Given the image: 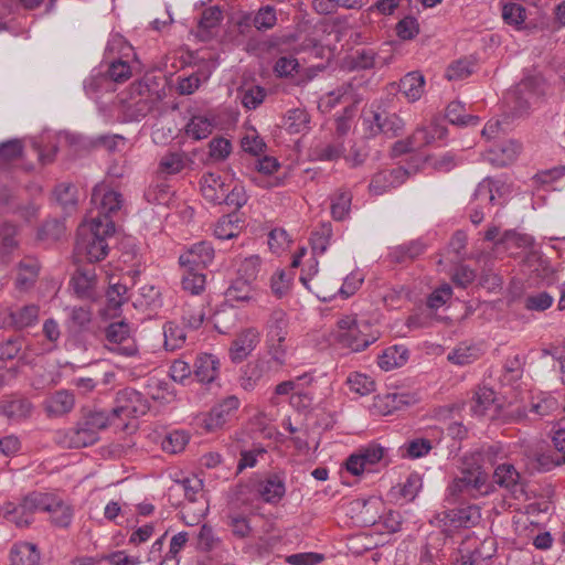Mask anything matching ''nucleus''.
Masks as SVG:
<instances>
[{
  "label": "nucleus",
  "instance_id": "obj_53",
  "mask_svg": "<svg viewBox=\"0 0 565 565\" xmlns=\"http://www.w3.org/2000/svg\"><path fill=\"white\" fill-rule=\"evenodd\" d=\"M108 81L114 83H124L131 76L130 65L121 60L113 61L105 74Z\"/></svg>",
  "mask_w": 565,
  "mask_h": 565
},
{
  "label": "nucleus",
  "instance_id": "obj_5",
  "mask_svg": "<svg viewBox=\"0 0 565 565\" xmlns=\"http://www.w3.org/2000/svg\"><path fill=\"white\" fill-rule=\"evenodd\" d=\"M106 349L125 358H139L140 352L136 340L131 335L130 326L124 321L110 323L105 329Z\"/></svg>",
  "mask_w": 565,
  "mask_h": 565
},
{
  "label": "nucleus",
  "instance_id": "obj_6",
  "mask_svg": "<svg viewBox=\"0 0 565 565\" xmlns=\"http://www.w3.org/2000/svg\"><path fill=\"white\" fill-rule=\"evenodd\" d=\"M149 406L143 396L134 388H125L117 393L116 406L113 408L110 417L114 422L116 417H137L147 413Z\"/></svg>",
  "mask_w": 565,
  "mask_h": 565
},
{
  "label": "nucleus",
  "instance_id": "obj_30",
  "mask_svg": "<svg viewBox=\"0 0 565 565\" xmlns=\"http://www.w3.org/2000/svg\"><path fill=\"white\" fill-rule=\"evenodd\" d=\"M23 152V145L19 139H11L0 143V180L8 174L9 164L19 159Z\"/></svg>",
  "mask_w": 565,
  "mask_h": 565
},
{
  "label": "nucleus",
  "instance_id": "obj_63",
  "mask_svg": "<svg viewBox=\"0 0 565 565\" xmlns=\"http://www.w3.org/2000/svg\"><path fill=\"white\" fill-rule=\"evenodd\" d=\"M554 298L546 291L529 295L524 300V307L532 311H544L548 309Z\"/></svg>",
  "mask_w": 565,
  "mask_h": 565
},
{
  "label": "nucleus",
  "instance_id": "obj_15",
  "mask_svg": "<svg viewBox=\"0 0 565 565\" xmlns=\"http://www.w3.org/2000/svg\"><path fill=\"white\" fill-rule=\"evenodd\" d=\"M470 411L477 417L494 418L498 412L494 391L489 387H478L470 401Z\"/></svg>",
  "mask_w": 565,
  "mask_h": 565
},
{
  "label": "nucleus",
  "instance_id": "obj_41",
  "mask_svg": "<svg viewBox=\"0 0 565 565\" xmlns=\"http://www.w3.org/2000/svg\"><path fill=\"white\" fill-rule=\"evenodd\" d=\"M226 525L230 527L231 533L239 540L249 537L253 531L249 519L238 512L227 513Z\"/></svg>",
  "mask_w": 565,
  "mask_h": 565
},
{
  "label": "nucleus",
  "instance_id": "obj_2",
  "mask_svg": "<svg viewBox=\"0 0 565 565\" xmlns=\"http://www.w3.org/2000/svg\"><path fill=\"white\" fill-rule=\"evenodd\" d=\"M115 232L113 221H102L99 217H93L89 223H84L78 227L76 252L84 256L88 262H99L108 254L107 237Z\"/></svg>",
  "mask_w": 565,
  "mask_h": 565
},
{
  "label": "nucleus",
  "instance_id": "obj_32",
  "mask_svg": "<svg viewBox=\"0 0 565 565\" xmlns=\"http://www.w3.org/2000/svg\"><path fill=\"white\" fill-rule=\"evenodd\" d=\"M289 320L281 309L274 310L266 323V339H287Z\"/></svg>",
  "mask_w": 565,
  "mask_h": 565
},
{
  "label": "nucleus",
  "instance_id": "obj_36",
  "mask_svg": "<svg viewBox=\"0 0 565 565\" xmlns=\"http://www.w3.org/2000/svg\"><path fill=\"white\" fill-rule=\"evenodd\" d=\"M214 128V119L206 116H193L185 127V134L195 139L201 140L207 138Z\"/></svg>",
  "mask_w": 565,
  "mask_h": 565
},
{
  "label": "nucleus",
  "instance_id": "obj_52",
  "mask_svg": "<svg viewBox=\"0 0 565 565\" xmlns=\"http://www.w3.org/2000/svg\"><path fill=\"white\" fill-rule=\"evenodd\" d=\"M347 384L349 385L352 392L361 396L367 395L371 392H373L375 385L374 381L371 377L361 373L351 374L347 380Z\"/></svg>",
  "mask_w": 565,
  "mask_h": 565
},
{
  "label": "nucleus",
  "instance_id": "obj_55",
  "mask_svg": "<svg viewBox=\"0 0 565 565\" xmlns=\"http://www.w3.org/2000/svg\"><path fill=\"white\" fill-rule=\"evenodd\" d=\"M107 310L116 311L128 300L127 287L122 284H113L107 290Z\"/></svg>",
  "mask_w": 565,
  "mask_h": 565
},
{
  "label": "nucleus",
  "instance_id": "obj_17",
  "mask_svg": "<svg viewBox=\"0 0 565 565\" xmlns=\"http://www.w3.org/2000/svg\"><path fill=\"white\" fill-rule=\"evenodd\" d=\"M493 481L499 487L510 491L515 498H518V493H523L521 476L511 463L499 465L494 469Z\"/></svg>",
  "mask_w": 565,
  "mask_h": 565
},
{
  "label": "nucleus",
  "instance_id": "obj_64",
  "mask_svg": "<svg viewBox=\"0 0 565 565\" xmlns=\"http://www.w3.org/2000/svg\"><path fill=\"white\" fill-rule=\"evenodd\" d=\"M276 22V11L270 6L260 8L253 19V24L257 30H269Z\"/></svg>",
  "mask_w": 565,
  "mask_h": 565
},
{
  "label": "nucleus",
  "instance_id": "obj_46",
  "mask_svg": "<svg viewBox=\"0 0 565 565\" xmlns=\"http://www.w3.org/2000/svg\"><path fill=\"white\" fill-rule=\"evenodd\" d=\"M170 196V186L164 182L151 183L145 191V199L151 204H166Z\"/></svg>",
  "mask_w": 565,
  "mask_h": 565
},
{
  "label": "nucleus",
  "instance_id": "obj_34",
  "mask_svg": "<svg viewBox=\"0 0 565 565\" xmlns=\"http://www.w3.org/2000/svg\"><path fill=\"white\" fill-rule=\"evenodd\" d=\"M331 215L335 221H343L348 217L351 203L352 194L348 190L339 189L330 198Z\"/></svg>",
  "mask_w": 565,
  "mask_h": 565
},
{
  "label": "nucleus",
  "instance_id": "obj_31",
  "mask_svg": "<svg viewBox=\"0 0 565 565\" xmlns=\"http://www.w3.org/2000/svg\"><path fill=\"white\" fill-rule=\"evenodd\" d=\"M242 230L241 217L237 212L222 216L215 227L214 235L220 239H230L239 234Z\"/></svg>",
  "mask_w": 565,
  "mask_h": 565
},
{
  "label": "nucleus",
  "instance_id": "obj_40",
  "mask_svg": "<svg viewBox=\"0 0 565 565\" xmlns=\"http://www.w3.org/2000/svg\"><path fill=\"white\" fill-rule=\"evenodd\" d=\"M446 118L452 125L469 126L479 121L478 116L466 113L465 105L460 102H451L446 108Z\"/></svg>",
  "mask_w": 565,
  "mask_h": 565
},
{
  "label": "nucleus",
  "instance_id": "obj_33",
  "mask_svg": "<svg viewBox=\"0 0 565 565\" xmlns=\"http://www.w3.org/2000/svg\"><path fill=\"white\" fill-rule=\"evenodd\" d=\"M257 291L254 282L237 277L226 290V297L232 301L249 302L256 299Z\"/></svg>",
  "mask_w": 565,
  "mask_h": 565
},
{
  "label": "nucleus",
  "instance_id": "obj_23",
  "mask_svg": "<svg viewBox=\"0 0 565 565\" xmlns=\"http://www.w3.org/2000/svg\"><path fill=\"white\" fill-rule=\"evenodd\" d=\"M46 513L51 516V522L60 527H67L72 523L73 508L58 495L52 493L50 508H46Z\"/></svg>",
  "mask_w": 565,
  "mask_h": 565
},
{
  "label": "nucleus",
  "instance_id": "obj_3",
  "mask_svg": "<svg viewBox=\"0 0 565 565\" xmlns=\"http://www.w3.org/2000/svg\"><path fill=\"white\" fill-rule=\"evenodd\" d=\"M492 492L488 475L480 468L465 469L447 488L446 500L455 503L459 500L478 499Z\"/></svg>",
  "mask_w": 565,
  "mask_h": 565
},
{
  "label": "nucleus",
  "instance_id": "obj_43",
  "mask_svg": "<svg viewBox=\"0 0 565 565\" xmlns=\"http://www.w3.org/2000/svg\"><path fill=\"white\" fill-rule=\"evenodd\" d=\"M406 353L405 349L401 351L398 347H391L379 356V366L385 371L398 367L406 362Z\"/></svg>",
  "mask_w": 565,
  "mask_h": 565
},
{
  "label": "nucleus",
  "instance_id": "obj_13",
  "mask_svg": "<svg viewBox=\"0 0 565 565\" xmlns=\"http://www.w3.org/2000/svg\"><path fill=\"white\" fill-rule=\"evenodd\" d=\"M260 333L255 328L242 331L233 341L230 349L231 360L235 363L244 361L259 343Z\"/></svg>",
  "mask_w": 565,
  "mask_h": 565
},
{
  "label": "nucleus",
  "instance_id": "obj_9",
  "mask_svg": "<svg viewBox=\"0 0 565 565\" xmlns=\"http://www.w3.org/2000/svg\"><path fill=\"white\" fill-rule=\"evenodd\" d=\"M92 202L99 205V214L96 217L110 221L109 216L121 209L124 199L121 193L102 184L94 188Z\"/></svg>",
  "mask_w": 565,
  "mask_h": 565
},
{
  "label": "nucleus",
  "instance_id": "obj_35",
  "mask_svg": "<svg viewBox=\"0 0 565 565\" xmlns=\"http://www.w3.org/2000/svg\"><path fill=\"white\" fill-rule=\"evenodd\" d=\"M188 161L184 152H168L159 161L158 173L166 175L177 174L186 167Z\"/></svg>",
  "mask_w": 565,
  "mask_h": 565
},
{
  "label": "nucleus",
  "instance_id": "obj_54",
  "mask_svg": "<svg viewBox=\"0 0 565 565\" xmlns=\"http://www.w3.org/2000/svg\"><path fill=\"white\" fill-rule=\"evenodd\" d=\"M375 120L382 132L391 134L392 136L399 135L405 127L404 120L396 114L388 115L383 120L381 118V115L376 114Z\"/></svg>",
  "mask_w": 565,
  "mask_h": 565
},
{
  "label": "nucleus",
  "instance_id": "obj_58",
  "mask_svg": "<svg viewBox=\"0 0 565 565\" xmlns=\"http://www.w3.org/2000/svg\"><path fill=\"white\" fill-rule=\"evenodd\" d=\"M221 545V539L216 536L213 529L206 524L202 525L198 534V548L203 552H210Z\"/></svg>",
  "mask_w": 565,
  "mask_h": 565
},
{
  "label": "nucleus",
  "instance_id": "obj_19",
  "mask_svg": "<svg viewBox=\"0 0 565 565\" xmlns=\"http://www.w3.org/2000/svg\"><path fill=\"white\" fill-rule=\"evenodd\" d=\"M427 245L422 239H414L392 247L388 257L392 263L405 264L413 262L426 250Z\"/></svg>",
  "mask_w": 565,
  "mask_h": 565
},
{
  "label": "nucleus",
  "instance_id": "obj_49",
  "mask_svg": "<svg viewBox=\"0 0 565 565\" xmlns=\"http://www.w3.org/2000/svg\"><path fill=\"white\" fill-rule=\"evenodd\" d=\"M189 443V436L182 430L169 433L162 440V449L169 454L181 452Z\"/></svg>",
  "mask_w": 565,
  "mask_h": 565
},
{
  "label": "nucleus",
  "instance_id": "obj_8",
  "mask_svg": "<svg viewBox=\"0 0 565 565\" xmlns=\"http://www.w3.org/2000/svg\"><path fill=\"white\" fill-rule=\"evenodd\" d=\"M446 132L447 129L443 125L437 120H431L427 125L419 126L405 147L402 142H397L395 149L402 152L417 150L433 143L435 140L443 139Z\"/></svg>",
  "mask_w": 565,
  "mask_h": 565
},
{
  "label": "nucleus",
  "instance_id": "obj_57",
  "mask_svg": "<svg viewBox=\"0 0 565 565\" xmlns=\"http://www.w3.org/2000/svg\"><path fill=\"white\" fill-rule=\"evenodd\" d=\"M502 18L505 23L520 28L525 20V9L519 3H505L502 7Z\"/></svg>",
  "mask_w": 565,
  "mask_h": 565
},
{
  "label": "nucleus",
  "instance_id": "obj_12",
  "mask_svg": "<svg viewBox=\"0 0 565 565\" xmlns=\"http://www.w3.org/2000/svg\"><path fill=\"white\" fill-rule=\"evenodd\" d=\"M407 177L408 172L401 167L380 171L373 175L369 189L373 194L382 195L391 189L403 184Z\"/></svg>",
  "mask_w": 565,
  "mask_h": 565
},
{
  "label": "nucleus",
  "instance_id": "obj_47",
  "mask_svg": "<svg viewBox=\"0 0 565 565\" xmlns=\"http://www.w3.org/2000/svg\"><path fill=\"white\" fill-rule=\"evenodd\" d=\"M262 259L257 255H252L242 260L237 269V277L254 282L260 271Z\"/></svg>",
  "mask_w": 565,
  "mask_h": 565
},
{
  "label": "nucleus",
  "instance_id": "obj_16",
  "mask_svg": "<svg viewBox=\"0 0 565 565\" xmlns=\"http://www.w3.org/2000/svg\"><path fill=\"white\" fill-rule=\"evenodd\" d=\"M74 406V394L67 390L56 391L44 401V411L49 417H62L71 413Z\"/></svg>",
  "mask_w": 565,
  "mask_h": 565
},
{
  "label": "nucleus",
  "instance_id": "obj_39",
  "mask_svg": "<svg viewBox=\"0 0 565 565\" xmlns=\"http://www.w3.org/2000/svg\"><path fill=\"white\" fill-rule=\"evenodd\" d=\"M284 127L289 134H300L309 128V115L300 108L290 109L284 118Z\"/></svg>",
  "mask_w": 565,
  "mask_h": 565
},
{
  "label": "nucleus",
  "instance_id": "obj_26",
  "mask_svg": "<svg viewBox=\"0 0 565 565\" xmlns=\"http://www.w3.org/2000/svg\"><path fill=\"white\" fill-rule=\"evenodd\" d=\"M284 480L277 476H269L258 484V493L265 502L276 503L285 495Z\"/></svg>",
  "mask_w": 565,
  "mask_h": 565
},
{
  "label": "nucleus",
  "instance_id": "obj_51",
  "mask_svg": "<svg viewBox=\"0 0 565 565\" xmlns=\"http://www.w3.org/2000/svg\"><path fill=\"white\" fill-rule=\"evenodd\" d=\"M2 511L6 520L15 524L18 527H25L30 525L33 520L29 513H23L22 510H20V503L17 505L9 502L3 505Z\"/></svg>",
  "mask_w": 565,
  "mask_h": 565
},
{
  "label": "nucleus",
  "instance_id": "obj_59",
  "mask_svg": "<svg viewBox=\"0 0 565 565\" xmlns=\"http://www.w3.org/2000/svg\"><path fill=\"white\" fill-rule=\"evenodd\" d=\"M265 97L266 90L260 86H252L241 92V102L247 109H256Z\"/></svg>",
  "mask_w": 565,
  "mask_h": 565
},
{
  "label": "nucleus",
  "instance_id": "obj_42",
  "mask_svg": "<svg viewBox=\"0 0 565 565\" xmlns=\"http://www.w3.org/2000/svg\"><path fill=\"white\" fill-rule=\"evenodd\" d=\"M72 284L79 298H89L96 284V276L87 270H78L72 278Z\"/></svg>",
  "mask_w": 565,
  "mask_h": 565
},
{
  "label": "nucleus",
  "instance_id": "obj_48",
  "mask_svg": "<svg viewBox=\"0 0 565 565\" xmlns=\"http://www.w3.org/2000/svg\"><path fill=\"white\" fill-rule=\"evenodd\" d=\"M68 311V327L72 329L84 330L92 321V311L86 307L66 308Z\"/></svg>",
  "mask_w": 565,
  "mask_h": 565
},
{
  "label": "nucleus",
  "instance_id": "obj_29",
  "mask_svg": "<svg viewBox=\"0 0 565 565\" xmlns=\"http://www.w3.org/2000/svg\"><path fill=\"white\" fill-rule=\"evenodd\" d=\"M425 79L418 72L407 73L399 82V92L408 102L418 100L424 93Z\"/></svg>",
  "mask_w": 565,
  "mask_h": 565
},
{
  "label": "nucleus",
  "instance_id": "obj_45",
  "mask_svg": "<svg viewBox=\"0 0 565 565\" xmlns=\"http://www.w3.org/2000/svg\"><path fill=\"white\" fill-rule=\"evenodd\" d=\"M164 347L167 350L174 351L185 342V333L179 326L168 322L163 327Z\"/></svg>",
  "mask_w": 565,
  "mask_h": 565
},
{
  "label": "nucleus",
  "instance_id": "obj_14",
  "mask_svg": "<svg viewBox=\"0 0 565 565\" xmlns=\"http://www.w3.org/2000/svg\"><path fill=\"white\" fill-rule=\"evenodd\" d=\"M522 146L515 140H505L492 146L484 154V160L495 167H504L516 160Z\"/></svg>",
  "mask_w": 565,
  "mask_h": 565
},
{
  "label": "nucleus",
  "instance_id": "obj_10",
  "mask_svg": "<svg viewBox=\"0 0 565 565\" xmlns=\"http://www.w3.org/2000/svg\"><path fill=\"white\" fill-rule=\"evenodd\" d=\"M437 519L445 526L450 527H471L480 522L481 513L477 505H468L454 510L443 511Z\"/></svg>",
  "mask_w": 565,
  "mask_h": 565
},
{
  "label": "nucleus",
  "instance_id": "obj_1",
  "mask_svg": "<svg viewBox=\"0 0 565 565\" xmlns=\"http://www.w3.org/2000/svg\"><path fill=\"white\" fill-rule=\"evenodd\" d=\"M113 424L105 411L84 412L74 427L57 430L54 439L65 448L88 447L98 441L100 430Z\"/></svg>",
  "mask_w": 565,
  "mask_h": 565
},
{
  "label": "nucleus",
  "instance_id": "obj_11",
  "mask_svg": "<svg viewBox=\"0 0 565 565\" xmlns=\"http://www.w3.org/2000/svg\"><path fill=\"white\" fill-rule=\"evenodd\" d=\"M214 258V248L207 242L192 245L179 257V264L185 269L198 270L206 267Z\"/></svg>",
  "mask_w": 565,
  "mask_h": 565
},
{
  "label": "nucleus",
  "instance_id": "obj_28",
  "mask_svg": "<svg viewBox=\"0 0 565 565\" xmlns=\"http://www.w3.org/2000/svg\"><path fill=\"white\" fill-rule=\"evenodd\" d=\"M481 354V349L477 344L462 342L449 352L447 359L452 364L463 366L477 361Z\"/></svg>",
  "mask_w": 565,
  "mask_h": 565
},
{
  "label": "nucleus",
  "instance_id": "obj_20",
  "mask_svg": "<svg viewBox=\"0 0 565 565\" xmlns=\"http://www.w3.org/2000/svg\"><path fill=\"white\" fill-rule=\"evenodd\" d=\"M201 192L205 200L221 204L222 200L225 199V192L227 191V186L223 182L220 175L209 172L202 175L201 181Z\"/></svg>",
  "mask_w": 565,
  "mask_h": 565
},
{
  "label": "nucleus",
  "instance_id": "obj_50",
  "mask_svg": "<svg viewBox=\"0 0 565 565\" xmlns=\"http://www.w3.org/2000/svg\"><path fill=\"white\" fill-rule=\"evenodd\" d=\"M344 151L342 142H322L316 146L315 154L320 161H332L339 159Z\"/></svg>",
  "mask_w": 565,
  "mask_h": 565
},
{
  "label": "nucleus",
  "instance_id": "obj_21",
  "mask_svg": "<svg viewBox=\"0 0 565 565\" xmlns=\"http://www.w3.org/2000/svg\"><path fill=\"white\" fill-rule=\"evenodd\" d=\"M40 559V552L33 543L18 542L10 550L11 565H39Z\"/></svg>",
  "mask_w": 565,
  "mask_h": 565
},
{
  "label": "nucleus",
  "instance_id": "obj_62",
  "mask_svg": "<svg viewBox=\"0 0 565 565\" xmlns=\"http://www.w3.org/2000/svg\"><path fill=\"white\" fill-rule=\"evenodd\" d=\"M17 227L10 223L0 225V255L9 254L15 246Z\"/></svg>",
  "mask_w": 565,
  "mask_h": 565
},
{
  "label": "nucleus",
  "instance_id": "obj_22",
  "mask_svg": "<svg viewBox=\"0 0 565 565\" xmlns=\"http://www.w3.org/2000/svg\"><path fill=\"white\" fill-rule=\"evenodd\" d=\"M32 411V403L22 396L8 397L0 405V413L14 420L28 418Z\"/></svg>",
  "mask_w": 565,
  "mask_h": 565
},
{
  "label": "nucleus",
  "instance_id": "obj_27",
  "mask_svg": "<svg viewBox=\"0 0 565 565\" xmlns=\"http://www.w3.org/2000/svg\"><path fill=\"white\" fill-rule=\"evenodd\" d=\"M265 344L269 367L281 369L285 366L289 350L287 341L279 338L266 339Z\"/></svg>",
  "mask_w": 565,
  "mask_h": 565
},
{
  "label": "nucleus",
  "instance_id": "obj_61",
  "mask_svg": "<svg viewBox=\"0 0 565 565\" xmlns=\"http://www.w3.org/2000/svg\"><path fill=\"white\" fill-rule=\"evenodd\" d=\"M473 63L467 58L459 60L450 64L446 72L449 81H460L471 75Z\"/></svg>",
  "mask_w": 565,
  "mask_h": 565
},
{
  "label": "nucleus",
  "instance_id": "obj_18",
  "mask_svg": "<svg viewBox=\"0 0 565 565\" xmlns=\"http://www.w3.org/2000/svg\"><path fill=\"white\" fill-rule=\"evenodd\" d=\"M220 360L213 354H200L193 365L194 376L201 383H212L218 375Z\"/></svg>",
  "mask_w": 565,
  "mask_h": 565
},
{
  "label": "nucleus",
  "instance_id": "obj_4",
  "mask_svg": "<svg viewBox=\"0 0 565 565\" xmlns=\"http://www.w3.org/2000/svg\"><path fill=\"white\" fill-rule=\"evenodd\" d=\"M338 341L354 352L365 350L380 338V332L373 329L366 320H356L347 316L338 321Z\"/></svg>",
  "mask_w": 565,
  "mask_h": 565
},
{
  "label": "nucleus",
  "instance_id": "obj_25",
  "mask_svg": "<svg viewBox=\"0 0 565 565\" xmlns=\"http://www.w3.org/2000/svg\"><path fill=\"white\" fill-rule=\"evenodd\" d=\"M408 403V396L405 394L386 393L374 397L372 409L379 415H388Z\"/></svg>",
  "mask_w": 565,
  "mask_h": 565
},
{
  "label": "nucleus",
  "instance_id": "obj_7",
  "mask_svg": "<svg viewBox=\"0 0 565 565\" xmlns=\"http://www.w3.org/2000/svg\"><path fill=\"white\" fill-rule=\"evenodd\" d=\"M238 407L239 399L236 396H228L199 419L200 426L207 433L215 431L234 417Z\"/></svg>",
  "mask_w": 565,
  "mask_h": 565
},
{
  "label": "nucleus",
  "instance_id": "obj_60",
  "mask_svg": "<svg viewBox=\"0 0 565 565\" xmlns=\"http://www.w3.org/2000/svg\"><path fill=\"white\" fill-rule=\"evenodd\" d=\"M241 146L245 152L253 156H260L266 149V143L258 136L256 130H250L249 132H247L242 138Z\"/></svg>",
  "mask_w": 565,
  "mask_h": 565
},
{
  "label": "nucleus",
  "instance_id": "obj_38",
  "mask_svg": "<svg viewBox=\"0 0 565 565\" xmlns=\"http://www.w3.org/2000/svg\"><path fill=\"white\" fill-rule=\"evenodd\" d=\"M52 500V493L43 492H31L26 494L20 502V510L24 513H29L31 516L38 512H45L46 508H50V501Z\"/></svg>",
  "mask_w": 565,
  "mask_h": 565
},
{
  "label": "nucleus",
  "instance_id": "obj_56",
  "mask_svg": "<svg viewBox=\"0 0 565 565\" xmlns=\"http://www.w3.org/2000/svg\"><path fill=\"white\" fill-rule=\"evenodd\" d=\"M332 237V227L330 223L322 224L320 230L315 232L311 237V247L315 254H323Z\"/></svg>",
  "mask_w": 565,
  "mask_h": 565
},
{
  "label": "nucleus",
  "instance_id": "obj_24",
  "mask_svg": "<svg viewBox=\"0 0 565 565\" xmlns=\"http://www.w3.org/2000/svg\"><path fill=\"white\" fill-rule=\"evenodd\" d=\"M280 164L274 157H263L257 160L256 169L263 175L254 177L253 181L262 188H274L282 184V180L279 178L268 179L267 175L273 174L279 169Z\"/></svg>",
  "mask_w": 565,
  "mask_h": 565
},
{
  "label": "nucleus",
  "instance_id": "obj_44",
  "mask_svg": "<svg viewBox=\"0 0 565 565\" xmlns=\"http://www.w3.org/2000/svg\"><path fill=\"white\" fill-rule=\"evenodd\" d=\"M185 270L181 281L182 289L191 295L202 294L206 285L205 275L198 270Z\"/></svg>",
  "mask_w": 565,
  "mask_h": 565
},
{
  "label": "nucleus",
  "instance_id": "obj_37",
  "mask_svg": "<svg viewBox=\"0 0 565 565\" xmlns=\"http://www.w3.org/2000/svg\"><path fill=\"white\" fill-rule=\"evenodd\" d=\"M40 265L34 258H25L19 265V271L17 275V286L21 289H28L31 287L39 275Z\"/></svg>",
  "mask_w": 565,
  "mask_h": 565
}]
</instances>
